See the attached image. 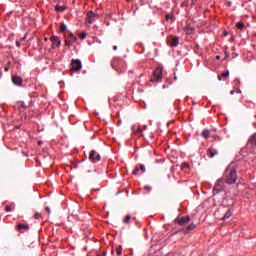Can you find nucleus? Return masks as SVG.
Masks as SVG:
<instances>
[{
	"instance_id": "obj_36",
	"label": "nucleus",
	"mask_w": 256,
	"mask_h": 256,
	"mask_svg": "<svg viewBox=\"0 0 256 256\" xmlns=\"http://www.w3.org/2000/svg\"><path fill=\"white\" fill-rule=\"evenodd\" d=\"M27 39V36H24L23 38H22V41H25Z\"/></svg>"
},
{
	"instance_id": "obj_35",
	"label": "nucleus",
	"mask_w": 256,
	"mask_h": 256,
	"mask_svg": "<svg viewBox=\"0 0 256 256\" xmlns=\"http://www.w3.org/2000/svg\"><path fill=\"white\" fill-rule=\"evenodd\" d=\"M16 45H17L18 47H21V42L16 41Z\"/></svg>"
},
{
	"instance_id": "obj_8",
	"label": "nucleus",
	"mask_w": 256,
	"mask_h": 256,
	"mask_svg": "<svg viewBox=\"0 0 256 256\" xmlns=\"http://www.w3.org/2000/svg\"><path fill=\"white\" fill-rule=\"evenodd\" d=\"M175 221L178 223V225H187L189 221H191V217L185 216V217H178L175 219Z\"/></svg>"
},
{
	"instance_id": "obj_9",
	"label": "nucleus",
	"mask_w": 256,
	"mask_h": 256,
	"mask_svg": "<svg viewBox=\"0 0 256 256\" xmlns=\"http://www.w3.org/2000/svg\"><path fill=\"white\" fill-rule=\"evenodd\" d=\"M215 155H219V150L214 147H210L208 149V157H210V159H213Z\"/></svg>"
},
{
	"instance_id": "obj_34",
	"label": "nucleus",
	"mask_w": 256,
	"mask_h": 256,
	"mask_svg": "<svg viewBox=\"0 0 256 256\" xmlns=\"http://www.w3.org/2000/svg\"><path fill=\"white\" fill-rule=\"evenodd\" d=\"M45 209H46L47 213H51V208L46 207Z\"/></svg>"
},
{
	"instance_id": "obj_10",
	"label": "nucleus",
	"mask_w": 256,
	"mask_h": 256,
	"mask_svg": "<svg viewBox=\"0 0 256 256\" xmlns=\"http://www.w3.org/2000/svg\"><path fill=\"white\" fill-rule=\"evenodd\" d=\"M17 231L20 233H23V231H29V225L28 224H18L16 226Z\"/></svg>"
},
{
	"instance_id": "obj_26",
	"label": "nucleus",
	"mask_w": 256,
	"mask_h": 256,
	"mask_svg": "<svg viewBox=\"0 0 256 256\" xmlns=\"http://www.w3.org/2000/svg\"><path fill=\"white\" fill-rule=\"evenodd\" d=\"M140 171H141L142 173H145V171H146L145 165H143V164L140 165Z\"/></svg>"
},
{
	"instance_id": "obj_21",
	"label": "nucleus",
	"mask_w": 256,
	"mask_h": 256,
	"mask_svg": "<svg viewBox=\"0 0 256 256\" xmlns=\"http://www.w3.org/2000/svg\"><path fill=\"white\" fill-rule=\"evenodd\" d=\"M13 209H15V206H14V205H13V206L7 205V206L5 207V211H7V213L11 212V210H13Z\"/></svg>"
},
{
	"instance_id": "obj_20",
	"label": "nucleus",
	"mask_w": 256,
	"mask_h": 256,
	"mask_svg": "<svg viewBox=\"0 0 256 256\" xmlns=\"http://www.w3.org/2000/svg\"><path fill=\"white\" fill-rule=\"evenodd\" d=\"M65 31H67V26L65 24H61L60 25V32L65 33Z\"/></svg>"
},
{
	"instance_id": "obj_44",
	"label": "nucleus",
	"mask_w": 256,
	"mask_h": 256,
	"mask_svg": "<svg viewBox=\"0 0 256 256\" xmlns=\"http://www.w3.org/2000/svg\"><path fill=\"white\" fill-rule=\"evenodd\" d=\"M216 59H220V57H219V56H216Z\"/></svg>"
},
{
	"instance_id": "obj_2",
	"label": "nucleus",
	"mask_w": 256,
	"mask_h": 256,
	"mask_svg": "<svg viewBox=\"0 0 256 256\" xmlns=\"http://www.w3.org/2000/svg\"><path fill=\"white\" fill-rule=\"evenodd\" d=\"M161 79H163V68L158 67L154 70L153 77L151 78L150 81H152L154 83H159V81H161Z\"/></svg>"
},
{
	"instance_id": "obj_33",
	"label": "nucleus",
	"mask_w": 256,
	"mask_h": 256,
	"mask_svg": "<svg viewBox=\"0 0 256 256\" xmlns=\"http://www.w3.org/2000/svg\"><path fill=\"white\" fill-rule=\"evenodd\" d=\"M144 189H145L146 191H151V186H145Z\"/></svg>"
},
{
	"instance_id": "obj_15",
	"label": "nucleus",
	"mask_w": 256,
	"mask_h": 256,
	"mask_svg": "<svg viewBox=\"0 0 256 256\" xmlns=\"http://www.w3.org/2000/svg\"><path fill=\"white\" fill-rule=\"evenodd\" d=\"M170 45L172 47H177V45H179V38L178 37H174L170 43Z\"/></svg>"
},
{
	"instance_id": "obj_14",
	"label": "nucleus",
	"mask_w": 256,
	"mask_h": 256,
	"mask_svg": "<svg viewBox=\"0 0 256 256\" xmlns=\"http://www.w3.org/2000/svg\"><path fill=\"white\" fill-rule=\"evenodd\" d=\"M195 227H197L195 224H190L183 231L184 233H190V231H193Z\"/></svg>"
},
{
	"instance_id": "obj_3",
	"label": "nucleus",
	"mask_w": 256,
	"mask_h": 256,
	"mask_svg": "<svg viewBox=\"0 0 256 256\" xmlns=\"http://www.w3.org/2000/svg\"><path fill=\"white\" fill-rule=\"evenodd\" d=\"M223 183H225V180L223 178L219 179L217 183L214 186V195H217L218 193H221L225 187L223 186Z\"/></svg>"
},
{
	"instance_id": "obj_7",
	"label": "nucleus",
	"mask_w": 256,
	"mask_h": 256,
	"mask_svg": "<svg viewBox=\"0 0 256 256\" xmlns=\"http://www.w3.org/2000/svg\"><path fill=\"white\" fill-rule=\"evenodd\" d=\"M50 41L52 42V49H57V47L61 46V39L57 36L50 37Z\"/></svg>"
},
{
	"instance_id": "obj_4",
	"label": "nucleus",
	"mask_w": 256,
	"mask_h": 256,
	"mask_svg": "<svg viewBox=\"0 0 256 256\" xmlns=\"http://www.w3.org/2000/svg\"><path fill=\"white\" fill-rule=\"evenodd\" d=\"M83 65L81 64V60L73 59L71 62V71H81Z\"/></svg>"
},
{
	"instance_id": "obj_23",
	"label": "nucleus",
	"mask_w": 256,
	"mask_h": 256,
	"mask_svg": "<svg viewBox=\"0 0 256 256\" xmlns=\"http://www.w3.org/2000/svg\"><path fill=\"white\" fill-rule=\"evenodd\" d=\"M236 27L238 29H243V27H245V24L243 22H237Z\"/></svg>"
},
{
	"instance_id": "obj_28",
	"label": "nucleus",
	"mask_w": 256,
	"mask_h": 256,
	"mask_svg": "<svg viewBox=\"0 0 256 256\" xmlns=\"http://www.w3.org/2000/svg\"><path fill=\"white\" fill-rule=\"evenodd\" d=\"M137 135H139V134H141V133H143V130L141 129V128H137L136 129V132H135Z\"/></svg>"
},
{
	"instance_id": "obj_39",
	"label": "nucleus",
	"mask_w": 256,
	"mask_h": 256,
	"mask_svg": "<svg viewBox=\"0 0 256 256\" xmlns=\"http://www.w3.org/2000/svg\"><path fill=\"white\" fill-rule=\"evenodd\" d=\"M230 93H231L232 95H235V90H232Z\"/></svg>"
},
{
	"instance_id": "obj_38",
	"label": "nucleus",
	"mask_w": 256,
	"mask_h": 256,
	"mask_svg": "<svg viewBox=\"0 0 256 256\" xmlns=\"http://www.w3.org/2000/svg\"><path fill=\"white\" fill-rule=\"evenodd\" d=\"M4 71L6 72L9 71V67H5Z\"/></svg>"
},
{
	"instance_id": "obj_40",
	"label": "nucleus",
	"mask_w": 256,
	"mask_h": 256,
	"mask_svg": "<svg viewBox=\"0 0 256 256\" xmlns=\"http://www.w3.org/2000/svg\"><path fill=\"white\" fill-rule=\"evenodd\" d=\"M166 19H171V16H169V15H166Z\"/></svg>"
},
{
	"instance_id": "obj_42",
	"label": "nucleus",
	"mask_w": 256,
	"mask_h": 256,
	"mask_svg": "<svg viewBox=\"0 0 256 256\" xmlns=\"http://www.w3.org/2000/svg\"><path fill=\"white\" fill-rule=\"evenodd\" d=\"M42 143H43V142L39 141V142H38V145H42Z\"/></svg>"
},
{
	"instance_id": "obj_19",
	"label": "nucleus",
	"mask_w": 256,
	"mask_h": 256,
	"mask_svg": "<svg viewBox=\"0 0 256 256\" xmlns=\"http://www.w3.org/2000/svg\"><path fill=\"white\" fill-rule=\"evenodd\" d=\"M123 253V246H118L117 248H116V254L118 255V256H120L121 254Z\"/></svg>"
},
{
	"instance_id": "obj_18",
	"label": "nucleus",
	"mask_w": 256,
	"mask_h": 256,
	"mask_svg": "<svg viewBox=\"0 0 256 256\" xmlns=\"http://www.w3.org/2000/svg\"><path fill=\"white\" fill-rule=\"evenodd\" d=\"M221 77H229V70H227L226 72L222 73L221 75H218V81H221L222 78Z\"/></svg>"
},
{
	"instance_id": "obj_30",
	"label": "nucleus",
	"mask_w": 256,
	"mask_h": 256,
	"mask_svg": "<svg viewBox=\"0 0 256 256\" xmlns=\"http://www.w3.org/2000/svg\"><path fill=\"white\" fill-rule=\"evenodd\" d=\"M139 127H137V126H132V131H133V133H136V131H137V129H138Z\"/></svg>"
},
{
	"instance_id": "obj_13",
	"label": "nucleus",
	"mask_w": 256,
	"mask_h": 256,
	"mask_svg": "<svg viewBox=\"0 0 256 256\" xmlns=\"http://www.w3.org/2000/svg\"><path fill=\"white\" fill-rule=\"evenodd\" d=\"M232 216H233V210L228 209L225 215L222 217V221H226V219H229Z\"/></svg>"
},
{
	"instance_id": "obj_43",
	"label": "nucleus",
	"mask_w": 256,
	"mask_h": 256,
	"mask_svg": "<svg viewBox=\"0 0 256 256\" xmlns=\"http://www.w3.org/2000/svg\"><path fill=\"white\" fill-rule=\"evenodd\" d=\"M184 167H187L188 165L187 164H183Z\"/></svg>"
},
{
	"instance_id": "obj_31",
	"label": "nucleus",
	"mask_w": 256,
	"mask_h": 256,
	"mask_svg": "<svg viewBox=\"0 0 256 256\" xmlns=\"http://www.w3.org/2000/svg\"><path fill=\"white\" fill-rule=\"evenodd\" d=\"M20 107H23L25 109V107H27V105H25V102H20Z\"/></svg>"
},
{
	"instance_id": "obj_22",
	"label": "nucleus",
	"mask_w": 256,
	"mask_h": 256,
	"mask_svg": "<svg viewBox=\"0 0 256 256\" xmlns=\"http://www.w3.org/2000/svg\"><path fill=\"white\" fill-rule=\"evenodd\" d=\"M69 39L72 43H75V41H77V37L73 34H70Z\"/></svg>"
},
{
	"instance_id": "obj_41",
	"label": "nucleus",
	"mask_w": 256,
	"mask_h": 256,
	"mask_svg": "<svg viewBox=\"0 0 256 256\" xmlns=\"http://www.w3.org/2000/svg\"><path fill=\"white\" fill-rule=\"evenodd\" d=\"M236 93H241V90L238 89V90L236 91Z\"/></svg>"
},
{
	"instance_id": "obj_5",
	"label": "nucleus",
	"mask_w": 256,
	"mask_h": 256,
	"mask_svg": "<svg viewBox=\"0 0 256 256\" xmlns=\"http://www.w3.org/2000/svg\"><path fill=\"white\" fill-rule=\"evenodd\" d=\"M90 161H92V163H97V161H101V155L97 153V151L92 150L90 152V156H89Z\"/></svg>"
},
{
	"instance_id": "obj_37",
	"label": "nucleus",
	"mask_w": 256,
	"mask_h": 256,
	"mask_svg": "<svg viewBox=\"0 0 256 256\" xmlns=\"http://www.w3.org/2000/svg\"><path fill=\"white\" fill-rule=\"evenodd\" d=\"M113 50H114V51H117V46H113Z\"/></svg>"
},
{
	"instance_id": "obj_11",
	"label": "nucleus",
	"mask_w": 256,
	"mask_h": 256,
	"mask_svg": "<svg viewBox=\"0 0 256 256\" xmlns=\"http://www.w3.org/2000/svg\"><path fill=\"white\" fill-rule=\"evenodd\" d=\"M12 83H14V85L21 86V85H23V78H21L19 76H13Z\"/></svg>"
},
{
	"instance_id": "obj_12",
	"label": "nucleus",
	"mask_w": 256,
	"mask_h": 256,
	"mask_svg": "<svg viewBox=\"0 0 256 256\" xmlns=\"http://www.w3.org/2000/svg\"><path fill=\"white\" fill-rule=\"evenodd\" d=\"M256 146V133L252 135L248 141V147H255Z\"/></svg>"
},
{
	"instance_id": "obj_16",
	"label": "nucleus",
	"mask_w": 256,
	"mask_h": 256,
	"mask_svg": "<svg viewBox=\"0 0 256 256\" xmlns=\"http://www.w3.org/2000/svg\"><path fill=\"white\" fill-rule=\"evenodd\" d=\"M209 135H211V131H209V129L202 131V137H204V139H208Z\"/></svg>"
},
{
	"instance_id": "obj_25",
	"label": "nucleus",
	"mask_w": 256,
	"mask_h": 256,
	"mask_svg": "<svg viewBox=\"0 0 256 256\" xmlns=\"http://www.w3.org/2000/svg\"><path fill=\"white\" fill-rule=\"evenodd\" d=\"M80 39H85V37H87V33L85 32H82L80 35H79Z\"/></svg>"
},
{
	"instance_id": "obj_32",
	"label": "nucleus",
	"mask_w": 256,
	"mask_h": 256,
	"mask_svg": "<svg viewBox=\"0 0 256 256\" xmlns=\"http://www.w3.org/2000/svg\"><path fill=\"white\" fill-rule=\"evenodd\" d=\"M65 45H67V47H71V42H69V41H65Z\"/></svg>"
},
{
	"instance_id": "obj_27",
	"label": "nucleus",
	"mask_w": 256,
	"mask_h": 256,
	"mask_svg": "<svg viewBox=\"0 0 256 256\" xmlns=\"http://www.w3.org/2000/svg\"><path fill=\"white\" fill-rule=\"evenodd\" d=\"M34 218L41 219V213L36 212L35 215H34Z\"/></svg>"
},
{
	"instance_id": "obj_17",
	"label": "nucleus",
	"mask_w": 256,
	"mask_h": 256,
	"mask_svg": "<svg viewBox=\"0 0 256 256\" xmlns=\"http://www.w3.org/2000/svg\"><path fill=\"white\" fill-rule=\"evenodd\" d=\"M67 9L65 6L56 5L55 11H58L59 13H63Z\"/></svg>"
},
{
	"instance_id": "obj_29",
	"label": "nucleus",
	"mask_w": 256,
	"mask_h": 256,
	"mask_svg": "<svg viewBox=\"0 0 256 256\" xmlns=\"http://www.w3.org/2000/svg\"><path fill=\"white\" fill-rule=\"evenodd\" d=\"M139 174V168L135 167L134 171H133V175H138Z\"/></svg>"
},
{
	"instance_id": "obj_6",
	"label": "nucleus",
	"mask_w": 256,
	"mask_h": 256,
	"mask_svg": "<svg viewBox=\"0 0 256 256\" xmlns=\"http://www.w3.org/2000/svg\"><path fill=\"white\" fill-rule=\"evenodd\" d=\"M95 19H99V14L93 12V11H89L87 13V21L88 23H94L95 22Z\"/></svg>"
},
{
	"instance_id": "obj_24",
	"label": "nucleus",
	"mask_w": 256,
	"mask_h": 256,
	"mask_svg": "<svg viewBox=\"0 0 256 256\" xmlns=\"http://www.w3.org/2000/svg\"><path fill=\"white\" fill-rule=\"evenodd\" d=\"M129 221H131V215H126V217L124 218V223H129Z\"/></svg>"
},
{
	"instance_id": "obj_1",
	"label": "nucleus",
	"mask_w": 256,
	"mask_h": 256,
	"mask_svg": "<svg viewBox=\"0 0 256 256\" xmlns=\"http://www.w3.org/2000/svg\"><path fill=\"white\" fill-rule=\"evenodd\" d=\"M222 181H224V183H227L228 185H233V183L237 181V170H235V167L228 166L226 168L222 177Z\"/></svg>"
}]
</instances>
